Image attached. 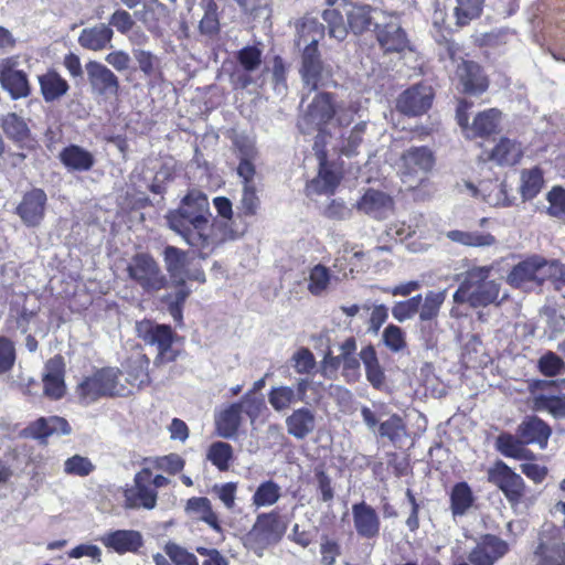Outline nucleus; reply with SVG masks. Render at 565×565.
Instances as JSON below:
<instances>
[{"label": "nucleus", "instance_id": "4", "mask_svg": "<svg viewBox=\"0 0 565 565\" xmlns=\"http://www.w3.org/2000/svg\"><path fill=\"white\" fill-rule=\"evenodd\" d=\"M136 332L147 345L156 347L157 355L153 360L156 366H162L177 360L179 353L172 348L175 333L170 326L141 320L136 323Z\"/></svg>", "mask_w": 565, "mask_h": 565}, {"label": "nucleus", "instance_id": "47", "mask_svg": "<svg viewBox=\"0 0 565 565\" xmlns=\"http://www.w3.org/2000/svg\"><path fill=\"white\" fill-rule=\"evenodd\" d=\"M446 299V290L428 291L422 300L418 313L422 321H430L437 318L440 307Z\"/></svg>", "mask_w": 565, "mask_h": 565}, {"label": "nucleus", "instance_id": "43", "mask_svg": "<svg viewBox=\"0 0 565 565\" xmlns=\"http://www.w3.org/2000/svg\"><path fill=\"white\" fill-rule=\"evenodd\" d=\"M281 498V487L273 480L262 482L252 497L255 508H266L276 504Z\"/></svg>", "mask_w": 565, "mask_h": 565}, {"label": "nucleus", "instance_id": "62", "mask_svg": "<svg viewBox=\"0 0 565 565\" xmlns=\"http://www.w3.org/2000/svg\"><path fill=\"white\" fill-rule=\"evenodd\" d=\"M259 204L260 201L259 198L257 196L256 184H244L238 210H241L244 215H255L259 207Z\"/></svg>", "mask_w": 565, "mask_h": 565}, {"label": "nucleus", "instance_id": "46", "mask_svg": "<svg viewBox=\"0 0 565 565\" xmlns=\"http://www.w3.org/2000/svg\"><path fill=\"white\" fill-rule=\"evenodd\" d=\"M546 214L561 223H565V189L561 185H554L546 193Z\"/></svg>", "mask_w": 565, "mask_h": 565}, {"label": "nucleus", "instance_id": "13", "mask_svg": "<svg viewBox=\"0 0 565 565\" xmlns=\"http://www.w3.org/2000/svg\"><path fill=\"white\" fill-rule=\"evenodd\" d=\"M151 479V471L142 469L135 476V488L125 491V507L128 509L145 508L151 510L157 503V492L148 483Z\"/></svg>", "mask_w": 565, "mask_h": 565}, {"label": "nucleus", "instance_id": "8", "mask_svg": "<svg viewBox=\"0 0 565 565\" xmlns=\"http://www.w3.org/2000/svg\"><path fill=\"white\" fill-rule=\"evenodd\" d=\"M20 66L19 56H10L0 61V85L12 99L26 98L31 94L28 75Z\"/></svg>", "mask_w": 565, "mask_h": 565}, {"label": "nucleus", "instance_id": "32", "mask_svg": "<svg viewBox=\"0 0 565 565\" xmlns=\"http://www.w3.org/2000/svg\"><path fill=\"white\" fill-rule=\"evenodd\" d=\"M446 6L452 11L456 24L463 26L481 14L483 0H447Z\"/></svg>", "mask_w": 565, "mask_h": 565}, {"label": "nucleus", "instance_id": "52", "mask_svg": "<svg viewBox=\"0 0 565 565\" xmlns=\"http://www.w3.org/2000/svg\"><path fill=\"white\" fill-rule=\"evenodd\" d=\"M149 359L139 353L135 359L129 360V381L132 385L141 386L149 382L148 375Z\"/></svg>", "mask_w": 565, "mask_h": 565}, {"label": "nucleus", "instance_id": "61", "mask_svg": "<svg viewBox=\"0 0 565 565\" xmlns=\"http://www.w3.org/2000/svg\"><path fill=\"white\" fill-rule=\"evenodd\" d=\"M383 342L392 352H399L406 348L405 332L395 324H388L382 334Z\"/></svg>", "mask_w": 565, "mask_h": 565}, {"label": "nucleus", "instance_id": "5", "mask_svg": "<svg viewBox=\"0 0 565 565\" xmlns=\"http://www.w3.org/2000/svg\"><path fill=\"white\" fill-rule=\"evenodd\" d=\"M127 273L143 291L152 294L164 289L168 279L158 263L148 254L135 255L127 266Z\"/></svg>", "mask_w": 565, "mask_h": 565}, {"label": "nucleus", "instance_id": "64", "mask_svg": "<svg viewBox=\"0 0 565 565\" xmlns=\"http://www.w3.org/2000/svg\"><path fill=\"white\" fill-rule=\"evenodd\" d=\"M164 550L175 565H199V561L193 553L175 543H168Z\"/></svg>", "mask_w": 565, "mask_h": 565}, {"label": "nucleus", "instance_id": "37", "mask_svg": "<svg viewBox=\"0 0 565 565\" xmlns=\"http://www.w3.org/2000/svg\"><path fill=\"white\" fill-rule=\"evenodd\" d=\"M39 84L45 102L61 98L70 88L67 82L55 71H50L39 76Z\"/></svg>", "mask_w": 565, "mask_h": 565}, {"label": "nucleus", "instance_id": "39", "mask_svg": "<svg viewBox=\"0 0 565 565\" xmlns=\"http://www.w3.org/2000/svg\"><path fill=\"white\" fill-rule=\"evenodd\" d=\"M447 238L455 243H459L469 247H488L495 244V237L486 232L479 231H449L446 233Z\"/></svg>", "mask_w": 565, "mask_h": 565}, {"label": "nucleus", "instance_id": "38", "mask_svg": "<svg viewBox=\"0 0 565 565\" xmlns=\"http://www.w3.org/2000/svg\"><path fill=\"white\" fill-rule=\"evenodd\" d=\"M299 402L298 393L289 385L273 386L268 393V403L277 413H286Z\"/></svg>", "mask_w": 565, "mask_h": 565}, {"label": "nucleus", "instance_id": "56", "mask_svg": "<svg viewBox=\"0 0 565 565\" xmlns=\"http://www.w3.org/2000/svg\"><path fill=\"white\" fill-rule=\"evenodd\" d=\"M422 296L417 295L407 300L396 302L392 308V316L398 322L412 319L419 310Z\"/></svg>", "mask_w": 565, "mask_h": 565}, {"label": "nucleus", "instance_id": "60", "mask_svg": "<svg viewBox=\"0 0 565 565\" xmlns=\"http://www.w3.org/2000/svg\"><path fill=\"white\" fill-rule=\"evenodd\" d=\"M379 435L393 443L398 440L405 435V424L402 417L394 414L386 420L382 422L379 427Z\"/></svg>", "mask_w": 565, "mask_h": 565}, {"label": "nucleus", "instance_id": "16", "mask_svg": "<svg viewBox=\"0 0 565 565\" xmlns=\"http://www.w3.org/2000/svg\"><path fill=\"white\" fill-rule=\"evenodd\" d=\"M98 541L109 551L119 555L136 553L143 545V539L136 530L109 531L98 537Z\"/></svg>", "mask_w": 565, "mask_h": 565}, {"label": "nucleus", "instance_id": "27", "mask_svg": "<svg viewBox=\"0 0 565 565\" xmlns=\"http://www.w3.org/2000/svg\"><path fill=\"white\" fill-rule=\"evenodd\" d=\"M456 74L466 93L481 94L488 87V82L481 74L479 65L473 62L462 61L457 66Z\"/></svg>", "mask_w": 565, "mask_h": 565}, {"label": "nucleus", "instance_id": "15", "mask_svg": "<svg viewBox=\"0 0 565 565\" xmlns=\"http://www.w3.org/2000/svg\"><path fill=\"white\" fill-rule=\"evenodd\" d=\"M434 93L431 86L415 85L405 90L397 100V108L406 115H422L426 113L433 103Z\"/></svg>", "mask_w": 565, "mask_h": 565}, {"label": "nucleus", "instance_id": "25", "mask_svg": "<svg viewBox=\"0 0 565 565\" xmlns=\"http://www.w3.org/2000/svg\"><path fill=\"white\" fill-rule=\"evenodd\" d=\"M113 29L105 23L84 28L78 35V44L88 51L99 52L111 46Z\"/></svg>", "mask_w": 565, "mask_h": 565}, {"label": "nucleus", "instance_id": "49", "mask_svg": "<svg viewBox=\"0 0 565 565\" xmlns=\"http://www.w3.org/2000/svg\"><path fill=\"white\" fill-rule=\"evenodd\" d=\"M206 458L218 470L226 471L233 458V448L227 443L215 441L209 447Z\"/></svg>", "mask_w": 565, "mask_h": 565}, {"label": "nucleus", "instance_id": "20", "mask_svg": "<svg viewBox=\"0 0 565 565\" xmlns=\"http://www.w3.org/2000/svg\"><path fill=\"white\" fill-rule=\"evenodd\" d=\"M508 552V545L501 539L487 535L470 552L469 561L473 565H493V563Z\"/></svg>", "mask_w": 565, "mask_h": 565}, {"label": "nucleus", "instance_id": "34", "mask_svg": "<svg viewBox=\"0 0 565 565\" xmlns=\"http://www.w3.org/2000/svg\"><path fill=\"white\" fill-rule=\"evenodd\" d=\"M185 510L188 513L209 524L214 531L221 533L222 527L216 513L212 509L211 501L205 497H194L188 500Z\"/></svg>", "mask_w": 565, "mask_h": 565}, {"label": "nucleus", "instance_id": "1", "mask_svg": "<svg viewBox=\"0 0 565 565\" xmlns=\"http://www.w3.org/2000/svg\"><path fill=\"white\" fill-rule=\"evenodd\" d=\"M210 217L209 199L199 190L189 191L179 207L170 211L166 216L169 227L190 246L199 249H213L232 238L225 222L216 220L211 222Z\"/></svg>", "mask_w": 565, "mask_h": 565}, {"label": "nucleus", "instance_id": "53", "mask_svg": "<svg viewBox=\"0 0 565 565\" xmlns=\"http://www.w3.org/2000/svg\"><path fill=\"white\" fill-rule=\"evenodd\" d=\"M545 280L565 282V265L558 260H546L540 256V285Z\"/></svg>", "mask_w": 565, "mask_h": 565}, {"label": "nucleus", "instance_id": "10", "mask_svg": "<svg viewBox=\"0 0 565 565\" xmlns=\"http://www.w3.org/2000/svg\"><path fill=\"white\" fill-rule=\"evenodd\" d=\"M488 480L504 493L509 502L512 504L520 502L524 493L523 479L503 461H497L489 468Z\"/></svg>", "mask_w": 565, "mask_h": 565}, {"label": "nucleus", "instance_id": "50", "mask_svg": "<svg viewBox=\"0 0 565 565\" xmlns=\"http://www.w3.org/2000/svg\"><path fill=\"white\" fill-rule=\"evenodd\" d=\"M451 511L454 515H462L471 507L473 497L466 482L457 483L451 491Z\"/></svg>", "mask_w": 565, "mask_h": 565}, {"label": "nucleus", "instance_id": "35", "mask_svg": "<svg viewBox=\"0 0 565 565\" xmlns=\"http://www.w3.org/2000/svg\"><path fill=\"white\" fill-rule=\"evenodd\" d=\"M163 259L170 277L178 285H184L186 278L185 267L188 263L186 253L174 246H168L163 252Z\"/></svg>", "mask_w": 565, "mask_h": 565}, {"label": "nucleus", "instance_id": "7", "mask_svg": "<svg viewBox=\"0 0 565 565\" xmlns=\"http://www.w3.org/2000/svg\"><path fill=\"white\" fill-rule=\"evenodd\" d=\"M284 533L285 526L277 513H262L245 535V545L260 555L267 546L278 542Z\"/></svg>", "mask_w": 565, "mask_h": 565}, {"label": "nucleus", "instance_id": "57", "mask_svg": "<svg viewBox=\"0 0 565 565\" xmlns=\"http://www.w3.org/2000/svg\"><path fill=\"white\" fill-rule=\"evenodd\" d=\"M255 154H256L255 149L252 146L247 147L246 149L241 150V162L237 167V174L239 175V178H242L243 185L248 184V183L256 184V182H255L256 171H255V166L252 162Z\"/></svg>", "mask_w": 565, "mask_h": 565}, {"label": "nucleus", "instance_id": "21", "mask_svg": "<svg viewBox=\"0 0 565 565\" xmlns=\"http://www.w3.org/2000/svg\"><path fill=\"white\" fill-rule=\"evenodd\" d=\"M471 269H482L486 271L482 275L480 281L471 285V291L473 292L472 301L475 302V308L487 307L488 305L494 303L499 299L501 284L497 280L489 279L493 267L475 266Z\"/></svg>", "mask_w": 565, "mask_h": 565}, {"label": "nucleus", "instance_id": "33", "mask_svg": "<svg viewBox=\"0 0 565 565\" xmlns=\"http://www.w3.org/2000/svg\"><path fill=\"white\" fill-rule=\"evenodd\" d=\"M523 154L521 143L510 138H501L490 152V159L500 166H513Z\"/></svg>", "mask_w": 565, "mask_h": 565}, {"label": "nucleus", "instance_id": "19", "mask_svg": "<svg viewBox=\"0 0 565 565\" xmlns=\"http://www.w3.org/2000/svg\"><path fill=\"white\" fill-rule=\"evenodd\" d=\"M353 525L359 536L374 539L380 534L381 521L376 511L365 502L352 505Z\"/></svg>", "mask_w": 565, "mask_h": 565}, {"label": "nucleus", "instance_id": "18", "mask_svg": "<svg viewBox=\"0 0 565 565\" xmlns=\"http://www.w3.org/2000/svg\"><path fill=\"white\" fill-rule=\"evenodd\" d=\"M335 114V105L331 95L327 93L318 94L308 106L299 126L301 128L321 127L330 121Z\"/></svg>", "mask_w": 565, "mask_h": 565}, {"label": "nucleus", "instance_id": "51", "mask_svg": "<svg viewBox=\"0 0 565 565\" xmlns=\"http://www.w3.org/2000/svg\"><path fill=\"white\" fill-rule=\"evenodd\" d=\"M535 554L541 557L542 565H565L564 542H556L552 545L541 543Z\"/></svg>", "mask_w": 565, "mask_h": 565}, {"label": "nucleus", "instance_id": "30", "mask_svg": "<svg viewBox=\"0 0 565 565\" xmlns=\"http://www.w3.org/2000/svg\"><path fill=\"white\" fill-rule=\"evenodd\" d=\"M58 158L72 171H88L95 163L93 153L77 145L64 148L60 152Z\"/></svg>", "mask_w": 565, "mask_h": 565}, {"label": "nucleus", "instance_id": "2", "mask_svg": "<svg viewBox=\"0 0 565 565\" xmlns=\"http://www.w3.org/2000/svg\"><path fill=\"white\" fill-rule=\"evenodd\" d=\"M330 38L343 41L349 31L362 34L370 30L381 18L386 19V12L367 4L342 1L337 8L327 9L322 13Z\"/></svg>", "mask_w": 565, "mask_h": 565}, {"label": "nucleus", "instance_id": "44", "mask_svg": "<svg viewBox=\"0 0 565 565\" xmlns=\"http://www.w3.org/2000/svg\"><path fill=\"white\" fill-rule=\"evenodd\" d=\"M544 184L543 172L539 168L523 170L521 172L520 192L523 200L535 198Z\"/></svg>", "mask_w": 565, "mask_h": 565}, {"label": "nucleus", "instance_id": "48", "mask_svg": "<svg viewBox=\"0 0 565 565\" xmlns=\"http://www.w3.org/2000/svg\"><path fill=\"white\" fill-rule=\"evenodd\" d=\"M484 273L486 271L482 269L467 270L463 280L461 281L457 291L454 294V301L456 303L467 302L475 308V302L472 301L473 292L471 291V285L480 281Z\"/></svg>", "mask_w": 565, "mask_h": 565}, {"label": "nucleus", "instance_id": "12", "mask_svg": "<svg viewBox=\"0 0 565 565\" xmlns=\"http://www.w3.org/2000/svg\"><path fill=\"white\" fill-rule=\"evenodd\" d=\"M386 19L381 18L376 22V38L385 51L401 52L407 46L406 33L401 26L398 17L393 13H386Z\"/></svg>", "mask_w": 565, "mask_h": 565}, {"label": "nucleus", "instance_id": "26", "mask_svg": "<svg viewBox=\"0 0 565 565\" xmlns=\"http://www.w3.org/2000/svg\"><path fill=\"white\" fill-rule=\"evenodd\" d=\"M359 211L375 218H384L393 207L392 199L383 192L369 190L356 203Z\"/></svg>", "mask_w": 565, "mask_h": 565}, {"label": "nucleus", "instance_id": "3", "mask_svg": "<svg viewBox=\"0 0 565 565\" xmlns=\"http://www.w3.org/2000/svg\"><path fill=\"white\" fill-rule=\"evenodd\" d=\"M120 371L116 367H103L86 376L76 387L82 405H90L102 397L122 395L126 387L119 382Z\"/></svg>", "mask_w": 565, "mask_h": 565}, {"label": "nucleus", "instance_id": "42", "mask_svg": "<svg viewBox=\"0 0 565 565\" xmlns=\"http://www.w3.org/2000/svg\"><path fill=\"white\" fill-rule=\"evenodd\" d=\"M360 359L364 364L366 379L375 387L379 388L384 383V372L379 363L375 349L372 345L364 347L360 351Z\"/></svg>", "mask_w": 565, "mask_h": 565}, {"label": "nucleus", "instance_id": "9", "mask_svg": "<svg viewBox=\"0 0 565 565\" xmlns=\"http://www.w3.org/2000/svg\"><path fill=\"white\" fill-rule=\"evenodd\" d=\"M469 105L467 102H460L457 108V120L460 127H462L467 134V137H482L490 135L497 130V127L500 121L501 113L491 108L484 111L479 113L475 118L472 124L468 125V115L467 109Z\"/></svg>", "mask_w": 565, "mask_h": 565}, {"label": "nucleus", "instance_id": "54", "mask_svg": "<svg viewBox=\"0 0 565 565\" xmlns=\"http://www.w3.org/2000/svg\"><path fill=\"white\" fill-rule=\"evenodd\" d=\"M537 412H547L554 417H565V396L555 395L554 397L536 393Z\"/></svg>", "mask_w": 565, "mask_h": 565}, {"label": "nucleus", "instance_id": "58", "mask_svg": "<svg viewBox=\"0 0 565 565\" xmlns=\"http://www.w3.org/2000/svg\"><path fill=\"white\" fill-rule=\"evenodd\" d=\"M338 183V175L334 172L322 168L319 171L318 177L310 182L309 190L316 193L328 194L334 191Z\"/></svg>", "mask_w": 565, "mask_h": 565}, {"label": "nucleus", "instance_id": "24", "mask_svg": "<svg viewBox=\"0 0 565 565\" xmlns=\"http://www.w3.org/2000/svg\"><path fill=\"white\" fill-rule=\"evenodd\" d=\"M243 423V404H230L215 414L216 434L226 439L236 436Z\"/></svg>", "mask_w": 565, "mask_h": 565}, {"label": "nucleus", "instance_id": "41", "mask_svg": "<svg viewBox=\"0 0 565 565\" xmlns=\"http://www.w3.org/2000/svg\"><path fill=\"white\" fill-rule=\"evenodd\" d=\"M524 441L510 434H502L497 438V448L505 457L518 460H527L533 458L531 450L524 447Z\"/></svg>", "mask_w": 565, "mask_h": 565}, {"label": "nucleus", "instance_id": "28", "mask_svg": "<svg viewBox=\"0 0 565 565\" xmlns=\"http://www.w3.org/2000/svg\"><path fill=\"white\" fill-rule=\"evenodd\" d=\"M512 287H522L527 282L540 285V256H532L515 265L507 277Z\"/></svg>", "mask_w": 565, "mask_h": 565}, {"label": "nucleus", "instance_id": "55", "mask_svg": "<svg viewBox=\"0 0 565 565\" xmlns=\"http://www.w3.org/2000/svg\"><path fill=\"white\" fill-rule=\"evenodd\" d=\"M238 6L255 20L267 22L271 15V0H235Z\"/></svg>", "mask_w": 565, "mask_h": 565}, {"label": "nucleus", "instance_id": "45", "mask_svg": "<svg viewBox=\"0 0 565 565\" xmlns=\"http://www.w3.org/2000/svg\"><path fill=\"white\" fill-rule=\"evenodd\" d=\"M1 127L8 138L19 142L24 141L30 134L24 119L14 113H9L2 117Z\"/></svg>", "mask_w": 565, "mask_h": 565}, {"label": "nucleus", "instance_id": "59", "mask_svg": "<svg viewBox=\"0 0 565 565\" xmlns=\"http://www.w3.org/2000/svg\"><path fill=\"white\" fill-rule=\"evenodd\" d=\"M290 363L298 374H310L316 367V359L307 348H300L290 358Z\"/></svg>", "mask_w": 565, "mask_h": 565}, {"label": "nucleus", "instance_id": "36", "mask_svg": "<svg viewBox=\"0 0 565 565\" xmlns=\"http://www.w3.org/2000/svg\"><path fill=\"white\" fill-rule=\"evenodd\" d=\"M30 431L34 438H46L54 434L68 435L71 433V426L63 417H42L31 425Z\"/></svg>", "mask_w": 565, "mask_h": 565}, {"label": "nucleus", "instance_id": "22", "mask_svg": "<svg viewBox=\"0 0 565 565\" xmlns=\"http://www.w3.org/2000/svg\"><path fill=\"white\" fill-rule=\"evenodd\" d=\"M287 433L296 439H305L317 426V414L309 407L294 409L285 419Z\"/></svg>", "mask_w": 565, "mask_h": 565}, {"label": "nucleus", "instance_id": "40", "mask_svg": "<svg viewBox=\"0 0 565 565\" xmlns=\"http://www.w3.org/2000/svg\"><path fill=\"white\" fill-rule=\"evenodd\" d=\"M335 280L338 278L332 276L328 267L318 264L309 271L307 289L313 296H323L329 291L332 281Z\"/></svg>", "mask_w": 565, "mask_h": 565}, {"label": "nucleus", "instance_id": "17", "mask_svg": "<svg viewBox=\"0 0 565 565\" xmlns=\"http://www.w3.org/2000/svg\"><path fill=\"white\" fill-rule=\"evenodd\" d=\"M64 373L65 364L62 356L55 355L45 363L42 381L43 393L46 397L60 399L65 395Z\"/></svg>", "mask_w": 565, "mask_h": 565}, {"label": "nucleus", "instance_id": "14", "mask_svg": "<svg viewBox=\"0 0 565 565\" xmlns=\"http://www.w3.org/2000/svg\"><path fill=\"white\" fill-rule=\"evenodd\" d=\"M324 66L318 50V40L312 39L303 49L301 56L300 75L303 85L310 90L317 89L323 78Z\"/></svg>", "mask_w": 565, "mask_h": 565}, {"label": "nucleus", "instance_id": "63", "mask_svg": "<svg viewBox=\"0 0 565 565\" xmlns=\"http://www.w3.org/2000/svg\"><path fill=\"white\" fill-rule=\"evenodd\" d=\"M539 369L546 376H556L564 373L565 363L555 353L547 352L539 360Z\"/></svg>", "mask_w": 565, "mask_h": 565}, {"label": "nucleus", "instance_id": "31", "mask_svg": "<svg viewBox=\"0 0 565 565\" xmlns=\"http://www.w3.org/2000/svg\"><path fill=\"white\" fill-rule=\"evenodd\" d=\"M339 359L342 363V374L349 382H355L360 377V356H355L356 341L350 337L340 345Z\"/></svg>", "mask_w": 565, "mask_h": 565}, {"label": "nucleus", "instance_id": "6", "mask_svg": "<svg viewBox=\"0 0 565 565\" xmlns=\"http://www.w3.org/2000/svg\"><path fill=\"white\" fill-rule=\"evenodd\" d=\"M434 157L425 147L411 148L401 158L399 172L403 183L407 189H416L425 180L433 169Z\"/></svg>", "mask_w": 565, "mask_h": 565}, {"label": "nucleus", "instance_id": "23", "mask_svg": "<svg viewBox=\"0 0 565 565\" xmlns=\"http://www.w3.org/2000/svg\"><path fill=\"white\" fill-rule=\"evenodd\" d=\"M46 194L41 189H33L25 193L17 211L28 225H36L44 216Z\"/></svg>", "mask_w": 565, "mask_h": 565}, {"label": "nucleus", "instance_id": "29", "mask_svg": "<svg viewBox=\"0 0 565 565\" xmlns=\"http://www.w3.org/2000/svg\"><path fill=\"white\" fill-rule=\"evenodd\" d=\"M518 435L525 444H537L545 448L551 436V428L539 417H529L518 427Z\"/></svg>", "mask_w": 565, "mask_h": 565}, {"label": "nucleus", "instance_id": "11", "mask_svg": "<svg viewBox=\"0 0 565 565\" xmlns=\"http://www.w3.org/2000/svg\"><path fill=\"white\" fill-rule=\"evenodd\" d=\"M85 68L94 95L104 98L118 95L119 79L110 68L97 61L87 62Z\"/></svg>", "mask_w": 565, "mask_h": 565}]
</instances>
